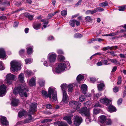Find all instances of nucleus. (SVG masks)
<instances>
[{"instance_id": "12", "label": "nucleus", "mask_w": 126, "mask_h": 126, "mask_svg": "<svg viewBox=\"0 0 126 126\" xmlns=\"http://www.w3.org/2000/svg\"><path fill=\"white\" fill-rule=\"evenodd\" d=\"M27 116V117L24 121L19 122V124H24L26 123H29L33 121L32 120V117L31 115H28Z\"/></svg>"}, {"instance_id": "61", "label": "nucleus", "mask_w": 126, "mask_h": 126, "mask_svg": "<svg viewBox=\"0 0 126 126\" xmlns=\"http://www.w3.org/2000/svg\"><path fill=\"white\" fill-rule=\"evenodd\" d=\"M125 89L123 94V97H124L126 95V86L125 87Z\"/></svg>"}, {"instance_id": "37", "label": "nucleus", "mask_w": 126, "mask_h": 126, "mask_svg": "<svg viewBox=\"0 0 126 126\" xmlns=\"http://www.w3.org/2000/svg\"><path fill=\"white\" fill-rule=\"evenodd\" d=\"M4 69L5 67L2 61H0V70H2Z\"/></svg>"}, {"instance_id": "33", "label": "nucleus", "mask_w": 126, "mask_h": 126, "mask_svg": "<svg viewBox=\"0 0 126 126\" xmlns=\"http://www.w3.org/2000/svg\"><path fill=\"white\" fill-rule=\"evenodd\" d=\"M101 93H99L94 94V99L95 100H97L99 97L101 95Z\"/></svg>"}, {"instance_id": "62", "label": "nucleus", "mask_w": 126, "mask_h": 126, "mask_svg": "<svg viewBox=\"0 0 126 126\" xmlns=\"http://www.w3.org/2000/svg\"><path fill=\"white\" fill-rule=\"evenodd\" d=\"M85 94V95L87 97H90L92 96L91 94L89 93H86Z\"/></svg>"}, {"instance_id": "22", "label": "nucleus", "mask_w": 126, "mask_h": 126, "mask_svg": "<svg viewBox=\"0 0 126 126\" xmlns=\"http://www.w3.org/2000/svg\"><path fill=\"white\" fill-rule=\"evenodd\" d=\"M18 78L19 81L21 83L24 82V74L23 73H21L18 76Z\"/></svg>"}, {"instance_id": "7", "label": "nucleus", "mask_w": 126, "mask_h": 126, "mask_svg": "<svg viewBox=\"0 0 126 126\" xmlns=\"http://www.w3.org/2000/svg\"><path fill=\"white\" fill-rule=\"evenodd\" d=\"M56 55L54 53H49L47 56V60L50 63L54 62L56 60Z\"/></svg>"}, {"instance_id": "58", "label": "nucleus", "mask_w": 126, "mask_h": 126, "mask_svg": "<svg viewBox=\"0 0 126 126\" xmlns=\"http://www.w3.org/2000/svg\"><path fill=\"white\" fill-rule=\"evenodd\" d=\"M6 18L5 16H0V19L2 20H4L6 19Z\"/></svg>"}, {"instance_id": "3", "label": "nucleus", "mask_w": 126, "mask_h": 126, "mask_svg": "<svg viewBox=\"0 0 126 126\" xmlns=\"http://www.w3.org/2000/svg\"><path fill=\"white\" fill-rule=\"evenodd\" d=\"M66 67V64L63 63L58 64L55 68H53L52 70L54 73H59L64 71Z\"/></svg>"}, {"instance_id": "4", "label": "nucleus", "mask_w": 126, "mask_h": 126, "mask_svg": "<svg viewBox=\"0 0 126 126\" xmlns=\"http://www.w3.org/2000/svg\"><path fill=\"white\" fill-rule=\"evenodd\" d=\"M10 67L11 70L13 72L17 71L21 69L19 63L16 60H13L11 62Z\"/></svg>"}, {"instance_id": "16", "label": "nucleus", "mask_w": 126, "mask_h": 126, "mask_svg": "<svg viewBox=\"0 0 126 126\" xmlns=\"http://www.w3.org/2000/svg\"><path fill=\"white\" fill-rule=\"evenodd\" d=\"M37 104L35 103H31L30 106V112H34L37 111Z\"/></svg>"}, {"instance_id": "53", "label": "nucleus", "mask_w": 126, "mask_h": 126, "mask_svg": "<svg viewBox=\"0 0 126 126\" xmlns=\"http://www.w3.org/2000/svg\"><path fill=\"white\" fill-rule=\"evenodd\" d=\"M121 78L120 77H119L118 79V81L117 82V84H119L121 83Z\"/></svg>"}, {"instance_id": "44", "label": "nucleus", "mask_w": 126, "mask_h": 126, "mask_svg": "<svg viewBox=\"0 0 126 126\" xmlns=\"http://www.w3.org/2000/svg\"><path fill=\"white\" fill-rule=\"evenodd\" d=\"M82 34L78 33H76L74 35V37L76 38H80L82 37Z\"/></svg>"}, {"instance_id": "64", "label": "nucleus", "mask_w": 126, "mask_h": 126, "mask_svg": "<svg viewBox=\"0 0 126 126\" xmlns=\"http://www.w3.org/2000/svg\"><path fill=\"white\" fill-rule=\"evenodd\" d=\"M18 22H15L14 23V27L16 28L18 26Z\"/></svg>"}, {"instance_id": "13", "label": "nucleus", "mask_w": 126, "mask_h": 126, "mask_svg": "<svg viewBox=\"0 0 126 126\" xmlns=\"http://www.w3.org/2000/svg\"><path fill=\"white\" fill-rule=\"evenodd\" d=\"M69 101V97L67 95L66 93H63L62 100L61 103L63 102L64 104H66Z\"/></svg>"}, {"instance_id": "11", "label": "nucleus", "mask_w": 126, "mask_h": 126, "mask_svg": "<svg viewBox=\"0 0 126 126\" xmlns=\"http://www.w3.org/2000/svg\"><path fill=\"white\" fill-rule=\"evenodd\" d=\"M6 87L4 84L0 86V96H2L5 94L6 90Z\"/></svg>"}, {"instance_id": "26", "label": "nucleus", "mask_w": 126, "mask_h": 126, "mask_svg": "<svg viewBox=\"0 0 126 126\" xmlns=\"http://www.w3.org/2000/svg\"><path fill=\"white\" fill-rule=\"evenodd\" d=\"M84 79V77L81 74H79V75L77 78V81L81 83L83 82V81L82 82H81L82 81V80Z\"/></svg>"}, {"instance_id": "15", "label": "nucleus", "mask_w": 126, "mask_h": 126, "mask_svg": "<svg viewBox=\"0 0 126 126\" xmlns=\"http://www.w3.org/2000/svg\"><path fill=\"white\" fill-rule=\"evenodd\" d=\"M100 101L101 103L106 105H108L110 102V100L106 97L101 98Z\"/></svg>"}, {"instance_id": "9", "label": "nucleus", "mask_w": 126, "mask_h": 126, "mask_svg": "<svg viewBox=\"0 0 126 126\" xmlns=\"http://www.w3.org/2000/svg\"><path fill=\"white\" fill-rule=\"evenodd\" d=\"M74 123L77 126H79L82 121V118L78 116H76L74 117Z\"/></svg>"}, {"instance_id": "2", "label": "nucleus", "mask_w": 126, "mask_h": 126, "mask_svg": "<svg viewBox=\"0 0 126 126\" xmlns=\"http://www.w3.org/2000/svg\"><path fill=\"white\" fill-rule=\"evenodd\" d=\"M28 91V90L27 88L25 85L23 84L16 87L14 90L13 93L15 94L18 93L22 97L24 96L25 97H27Z\"/></svg>"}, {"instance_id": "57", "label": "nucleus", "mask_w": 126, "mask_h": 126, "mask_svg": "<svg viewBox=\"0 0 126 126\" xmlns=\"http://www.w3.org/2000/svg\"><path fill=\"white\" fill-rule=\"evenodd\" d=\"M122 101V98L119 99L117 101V104L118 105H120Z\"/></svg>"}, {"instance_id": "21", "label": "nucleus", "mask_w": 126, "mask_h": 126, "mask_svg": "<svg viewBox=\"0 0 126 126\" xmlns=\"http://www.w3.org/2000/svg\"><path fill=\"white\" fill-rule=\"evenodd\" d=\"M28 81L29 84L30 86H33L35 85V78H32Z\"/></svg>"}, {"instance_id": "54", "label": "nucleus", "mask_w": 126, "mask_h": 126, "mask_svg": "<svg viewBox=\"0 0 126 126\" xmlns=\"http://www.w3.org/2000/svg\"><path fill=\"white\" fill-rule=\"evenodd\" d=\"M25 51V50L24 49H21L19 52L20 55L22 56L23 54H24Z\"/></svg>"}, {"instance_id": "45", "label": "nucleus", "mask_w": 126, "mask_h": 126, "mask_svg": "<svg viewBox=\"0 0 126 126\" xmlns=\"http://www.w3.org/2000/svg\"><path fill=\"white\" fill-rule=\"evenodd\" d=\"M26 63V64H29L31 63L32 60L30 59H26L25 60Z\"/></svg>"}, {"instance_id": "35", "label": "nucleus", "mask_w": 126, "mask_h": 126, "mask_svg": "<svg viewBox=\"0 0 126 126\" xmlns=\"http://www.w3.org/2000/svg\"><path fill=\"white\" fill-rule=\"evenodd\" d=\"M85 98V96L84 95H81L79 96V99L80 102H82L84 100Z\"/></svg>"}, {"instance_id": "42", "label": "nucleus", "mask_w": 126, "mask_h": 126, "mask_svg": "<svg viewBox=\"0 0 126 126\" xmlns=\"http://www.w3.org/2000/svg\"><path fill=\"white\" fill-rule=\"evenodd\" d=\"M108 5V3L107 2H105L100 3L99 6L101 7H103L107 6Z\"/></svg>"}, {"instance_id": "40", "label": "nucleus", "mask_w": 126, "mask_h": 126, "mask_svg": "<svg viewBox=\"0 0 126 126\" xmlns=\"http://www.w3.org/2000/svg\"><path fill=\"white\" fill-rule=\"evenodd\" d=\"M85 18L86 21L88 22H92V19L89 16H87L85 17Z\"/></svg>"}, {"instance_id": "17", "label": "nucleus", "mask_w": 126, "mask_h": 126, "mask_svg": "<svg viewBox=\"0 0 126 126\" xmlns=\"http://www.w3.org/2000/svg\"><path fill=\"white\" fill-rule=\"evenodd\" d=\"M20 103L19 100L15 98H13L11 101V104L12 106H18Z\"/></svg>"}, {"instance_id": "51", "label": "nucleus", "mask_w": 126, "mask_h": 126, "mask_svg": "<svg viewBox=\"0 0 126 126\" xmlns=\"http://www.w3.org/2000/svg\"><path fill=\"white\" fill-rule=\"evenodd\" d=\"M90 81L93 82H95L96 81V79L93 77H91L90 78Z\"/></svg>"}, {"instance_id": "20", "label": "nucleus", "mask_w": 126, "mask_h": 126, "mask_svg": "<svg viewBox=\"0 0 126 126\" xmlns=\"http://www.w3.org/2000/svg\"><path fill=\"white\" fill-rule=\"evenodd\" d=\"M82 92L84 94H86V92L88 89V87L87 85L85 84H82L81 86Z\"/></svg>"}, {"instance_id": "29", "label": "nucleus", "mask_w": 126, "mask_h": 126, "mask_svg": "<svg viewBox=\"0 0 126 126\" xmlns=\"http://www.w3.org/2000/svg\"><path fill=\"white\" fill-rule=\"evenodd\" d=\"M24 73L25 75L28 77L30 76L32 74V72L31 70H25Z\"/></svg>"}, {"instance_id": "28", "label": "nucleus", "mask_w": 126, "mask_h": 126, "mask_svg": "<svg viewBox=\"0 0 126 126\" xmlns=\"http://www.w3.org/2000/svg\"><path fill=\"white\" fill-rule=\"evenodd\" d=\"M26 112L25 110H22L21 111H19L18 114V116L19 117H21L24 116L26 114Z\"/></svg>"}, {"instance_id": "49", "label": "nucleus", "mask_w": 126, "mask_h": 126, "mask_svg": "<svg viewBox=\"0 0 126 126\" xmlns=\"http://www.w3.org/2000/svg\"><path fill=\"white\" fill-rule=\"evenodd\" d=\"M94 107H101V105L99 104V102H97L94 104Z\"/></svg>"}, {"instance_id": "56", "label": "nucleus", "mask_w": 126, "mask_h": 126, "mask_svg": "<svg viewBox=\"0 0 126 126\" xmlns=\"http://www.w3.org/2000/svg\"><path fill=\"white\" fill-rule=\"evenodd\" d=\"M103 64H104L105 65H108L110 63H108V61L106 60H104L102 61Z\"/></svg>"}, {"instance_id": "10", "label": "nucleus", "mask_w": 126, "mask_h": 126, "mask_svg": "<svg viewBox=\"0 0 126 126\" xmlns=\"http://www.w3.org/2000/svg\"><path fill=\"white\" fill-rule=\"evenodd\" d=\"M0 122L3 126H8L9 123L5 117L0 116Z\"/></svg>"}, {"instance_id": "60", "label": "nucleus", "mask_w": 126, "mask_h": 126, "mask_svg": "<svg viewBox=\"0 0 126 126\" xmlns=\"http://www.w3.org/2000/svg\"><path fill=\"white\" fill-rule=\"evenodd\" d=\"M104 39L99 38H98L94 39V41H98L99 42L103 41Z\"/></svg>"}, {"instance_id": "24", "label": "nucleus", "mask_w": 126, "mask_h": 126, "mask_svg": "<svg viewBox=\"0 0 126 126\" xmlns=\"http://www.w3.org/2000/svg\"><path fill=\"white\" fill-rule=\"evenodd\" d=\"M63 119L66 121L69 124L71 125L72 124V122L71 116H66L64 117Z\"/></svg>"}, {"instance_id": "25", "label": "nucleus", "mask_w": 126, "mask_h": 126, "mask_svg": "<svg viewBox=\"0 0 126 126\" xmlns=\"http://www.w3.org/2000/svg\"><path fill=\"white\" fill-rule=\"evenodd\" d=\"M108 108L109 111L110 112H115L116 111V108L112 105L109 106Z\"/></svg>"}, {"instance_id": "55", "label": "nucleus", "mask_w": 126, "mask_h": 126, "mask_svg": "<svg viewBox=\"0 0 126 126\" xmlns=\"http://www.w3.org/2000/svg\"><path fill=\"white\" fill-rule=\"evenodd\" d=\"M41 21L42 22H43V23L44 24H47L48 23V21L47 20H46L44 19L41 20Z\"/></svg>"}, {"instance_id": "36", "label": "nucleus", "mask_w": 126, "mask_h": 126, "mask_svg": "<svg viewBox=\"0 0 126 126\" xmlns=\"http://www.w3.org/2000/svg\"><path fill=\"white\" fill-rule=\"evenodd\" d=\"M69 23L70 25L72 27H74L75 24V20H70V21Z\"/></svg>"}, {"instance_id": "18", "label": "nucleus", "mask_w": 126, "mask_h": 126, "mask_svg": "<svg viewBox=\"0 0 126 126\" xmlns=\"http://www.w3.org/2000/svg\"><path fill=\"white\" fill-rule=\"evenodd\" d=\"M98 89L99 91H101L105 89V86L103 82L97 84Z\"/></svg>"}, {"instance_id": "48", "label": "nucleus", "mask_w": 126, "mask_h": 126, "mask_svg": "<svg viewBox=\"0 0 126 126\" xmlns=\"http://www.w3.org/2000/svg\"><path fill=\"white\" fill-rule=\"evenodd\" d=\"M61 14L63 16H64L66 15L67 14V11L65 10H64L62 11L61 13Z\"/></svg>"}, {"instance_id": "59", "label": "nucleus", "mask_w": 126, "mask_h": 126, "mask_svg": "<svg viewBox=\"0 0 126 126\" xmlns=\"http://www.w3.org/2000/svg\"><path fill=\"white\" fill-rule=\"evenodd\" d=\"M57 52L59 54H63V51L61 49H58L57 50Z\"/></svg>"}, {"instance_id": "50", "label": "nucleus", "mask_w": 126, "mask_h": 126, "mask_svg": "<svg viewBox=\"0 0 126 126\" xmlns=\"http://www.w3.org/2000/svg\"><path fill=\"white\" fill-rule=\"evenodd\" d=\"M119 90V88L117 87H114L113 88V91L114 92L116 93L118 92Z\"/></svg>"}, {"instance_id": "46", "label": "nucleus", "mask_w": 126, "mask_h": 126, "mask_svg": "<svg viewBox=\"0 0 126 126\" xmlns=\"http://www.w3.org/2000/svg\"><path fill=\"white\" fill-rule=\"evenodd\" d=\"M58 57L59 60L61 61H63L65 60V57L63 56L59 55Z\"/></svg>"}, {"instance_id": "52", "label": "nucleus", "mask_w": 126, "mask_h": 126, "mask_svg": "<svg viewBox=\"0 0 126 126\" xmlns=\"http://www.w3.org/2000/svg\"><path fill=\"white\" fill-rule=\"evenodd\" d=\"M112 121L110 119H108L107 120L106 124L107 125H110L111 124Z\"/></svg>"}, {"instance_id": "14", "label": "nucleus", "mask_w": 126, "mask_h": 126, "mask_svg": "<svg viewBox=\"0 0 126 126\" xmlns=\"http://www.w3.org/2000/svg\"><path fill=\"white\" fill-rule=\"evenodd\" d=\"M7 57L4 49L2 48H0V58L5 60Z\"/></svg>"}, {"instance_id": "19", "label": "nucleus", "mask_w": 126, "mask_h": 126, "mask_svg": "<svg viewBox=\"0 0 126 126\" xmlns=\"http://www.w3.org/2000/svg\"><path fill=\"white\" fill-rule=\"evenodd\" d=\"M106 120V117L104 115H102L99 116L98 118V122H100L102 124L104 123Z\"/></svg>"}, {"instance_id": "38", "label": "nucleus", "mask_w": 126, "mask_h": 126, "mask_svg": "<svg viewBox=\"0 0 126 126\" xmlns=\"http://www.w3.org/2000/svg\"><path fill=\"white\" fill-rule=\"evenodd\" d=\"M39 83L40 86H43L44 85L45 81L43 79H40Z\"/></svg>"}, {"instance_id": "34", "label": "nucleus", "mask_w": 126, "mask_h": 126, "mask_svg": "<svg viewBox=\"0 0 126 126\" xmlns=\"http://www.w3.org/2000/svg\"><path fill=\"white\" fill-rule=\"evenodd\" d=\"M68 91L69 92H71L73 90V85H69L68 86Z\"/></svg>"}, {"instance_id": "23", "label": "nucleus", "mask_w": 126, "mask_h": 126, "mask_svg": "<svg viewBox=\"0 0 126 126\" xmlns=\"http://www.w3.org/2000/svg\"><path fill=\"white\" fill-rule=\"evenodd\" d=\"M41 25V24L40 23L34 22L33 24V28L36 30L39 29Z\"/></svg>"}, {"instance_id": "47", "label": "nucleus", "mask_w": 126, "mask_h": 126, "mask_svg": "<svg viewBox=\"0 0 126 126\" xmlns=\"http://www.w3.org/2000/svg\"><path fill=\"white\" fill-rule=\"evenodd\" d=\"M99 110L98 109H94L93 110V114H97L99 113Z\"/></svg>"}, {"instance_id": "1", "label": "nucleus", "mask_w": 126, "mask_h": 126, "mask_svg": "<svg viewBox=\"0 0 126 126\" xmlns=\"http://www.w3.org/2000/svg\"><path fill=\"white\" fill-rule=\"evenodd\" d=\"M41 93L42 95L46 98L49 97L51 98L52 96L54 100H56L57 99V91L55 88L53 87H51L49 88L48 94L46 91L44 90H43Z\"/></svg>"}, {"instance_id": "41", "label": "nucleus", "mask_w": 126, "mask_h": 126, "mask_svg": "<svg viewBox=\"0 0 126 126\" xmlns=\"http://www.w3.org/2000/svg\"><path fill=\"white\" fill-rule=\"evenodd\" d=\"M27 53L28 55H30L32 53V48L29 47L27 48Z\"/></svg>"}, {"instance_id": "32", "label": "nucleus", "mask_w": 126, "mask_h": 126, "mask_svg": "<svg viewBox=\"0 0 126 126\" xmlns=\"http://www.w3.org/2000/svg\"><path fill=\"white\" fill-rule=\"evenodd\" d=\"M57 124L58 126H68L66 123L63 122L59 121Z\"/></svg>"}, {"instance_id": "39", "label": "nucleus", "mask_w": 126, "mask_h": 126, "mask_svg": "<svg viewBox=\"0 0 126 126\" xmlns=\"http://www.w3.org/2000/svg\"><path fill=\"white\" fill-rule=\"evenodd\" d=\"M126 9V5H125L119 8V10L120 11H123Z\"/></svg>"}, {"instance_id": "31", "label": "nucleus", "mask_w": 126, "mask_h": 126, "mask_svg": "<svg viewBox=\"0 0 126 126\" xmlns=\"http://www.w3.org/2000/svg\"><path fill=\"white\" fill-rule=\"evenodd\" d=\"M24 16L29 19L32 20L33 19V16L30 14L29 13H26L24 14Z\"/></svg>"}, {"instance_id": "27", "label": "nucleus", "mask_w": 126, "mask_h": 126, "mask_svg": "<svg viewBox=\"0 0 126 126\" xmlns=\"http://www.w3.org/2000/svg\"><path fill=\"white\" fill-rule=\"evenodd\" d=\"M62 90L63 91V93H66V90L67 88V85L66 84H62L61 86Z\"/></svg>"}, {"instance_id": "30", "label": "nucleus", "mask_w": 126, "mask_h": 126, "mask_svg": "<svg viewBox=\"0 0 126 126\" xmlns=\"http://www.w3.org/2000/svg\"><path fill=\"white\" fill-rule=\"evenodd\" d=\"M86 116L87 117L86 119V123H88L93 120V119L92 118H91V115L89 114L88 116Z\"/></svg>"}, {"instance_id": "43", "label": "nucleus", "mask_w": 126, "mask_h": 126, "mask_svg": "<svg viewBox=\"0 0 126 126\" xmlns=\"http://www.w3.org/2000/svg\"><path fill=\"white\" fill-rule=\"evenodd\" d=\"M108 60L109 61H110L112 63H114L115 64H116L117 63V60L115 59H108Z\"/></svg>"}, {"instance_id": "63", "label": "nucleus", "mask_w": 126, "mask_h": 126, "mask_svg": "<svg viewBox=\"0 0 126 126\" xmlns=\"http://www.w3.org/2000/svg\"><path fill=\"white\" fill-rule=\"evenodd\" d=\"M103 65V63L101 61L98 62L97 63V65L98 66H100Z\"/></svg>"}, {"instance_id": "6", "label": "nucleus", "mask_w": 126, "mask_h": 126, "mask_svg": "<svg viewBox=\"0 0 126 126\" xmlns=\"http://www.w3.org/2000/svg\"><path fill=\"white\" fill-rule=\"evenodd\" d=\"M79 112L82 116H88L90 114L89 109L85 107L81 108Z\"/></svg>"}, {"instance_id": "8", "label": "nucleus", "mask_w": 126, "mask_h": 126, "mask_svg": "<svg viewBox=\"0 0 126 126\" xmlns=\"http://www.w3.org/2000/svg\"><path fill=\"white\" fill-rule=\"evenodd\" d=\"M15 76L11 74H7L6 76L7 82L8 84H11L13 81L16 80Z\"/></svg>"}, {"instance_id": "5", "label": "nucleus", "mask_w": 126, "mask_h": 126, "mask_svg": "<svg viewBox=\"0 0 126 126\" xmlns=\"http://www.w3.org/2000/svg\"><path fill=\"white\" fill-rule=\"evenodd\" d=\"M69 105L74 108V110L71 111L72 113H73L75 112L76 110H78L79 108L80 103L78 102L72 100L70 101Z\"/></svg>"}]
</instances>
